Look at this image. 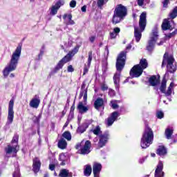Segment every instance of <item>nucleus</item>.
<instances>
[{
  "label": "nucleus",
  "mask_w": 177,
  "mask_h": 177,
  "mask_svg": "<svg viewBox=\"0 0 177 177\" xmlns=\"http://www.w3.org/2000/svg\"><path fill=\"white\" fill-rule=\"evenodd\" d=\"M164 168V165L162 162L160 161L157 165L156 169L155 170V177H164V171L162 169Z\"/></svg>",
  "instance_id": "6ab92c4d"
},
{
  "label": "nucleus",
  "mask_w": 177,
  "mask_h": 177,
  "mask_svg": "<svg viewBox=\"0 0 177 177\" xmlns=\"http://www.w3.org/2000/svg\"><path fill=\"white\" fill-rule=\"evenodd\" d=\"M67 71L68 73H74V68L73 67V65L68 66Z\"/></svg>",
  "instance_id": "49530a36"
},
{
  "label": "nucleus",
  "mask_w": 177,
  "mask_h": 177,
  "mask_svg": "<svg viewBox=\"0 0 177 177\" xmlns=\"http://www.w3.org/2000/svg\"><path fill=\"white\" fill-rule=\"evenodd\" d=\"M55 165H53V164H50L49 165V169L50 171H55Z\"/></svg>",
  "instance_id": "864d4df0"
},
{
  "label": "nucleus",
  "mask_w": 177,
  "mask_h": 177,
  "mask_svg": "<svg viewBox=\"0 0 177 177\" xmlns=\"http://www.w3.org/2000/svg\"><path fill=\"white\" fill-rule=\"evenodd\" d=\"M63 5H64V0H59L54 6L51 7L50 15H51V16L57 15V10H59L60 7L63 6Z\"/></svg>",
  "instance_id": "dca6fc26"
},
{
  "label": "nucleus",
  "mask_w": 177,
  "mask_h": 177,
  "mask_svg": "<svg viewBox=\"0 0 177 177\" xmlns=\"http://www.w3.org/2000/svg\"><path fill=\"white\" fill-rule=\"evenodd\" d=\"M78 50H80V46H75L71 51H69L68 53L65 55L56 65V66L53 68V70L50 72V75H54L59 71V70H62L63 68V66L66 64V63H68V62H71V59L76 53H78Z\"/></svg>",
  "instance_id": "20e7f679"
},
{
  "label": "nucleus",
  "mask_w": 177,
  "mask_h": 177,
  "mask_svg": "<svg viewBox=\"0 0 177 177\" xmlns=\"http://www.w3.org/2000/svg\"><path fill=\"white\" fill-rule=\"evenodd\" d=\"M111 107H112V109H113L114 110L118 109V104H117V101H111Z\"/></svg>",
  "instance_id": "4c0bfd02"
},
{
  "label": "nucleus",
  "mask_w": 177,
  "mask_h": 177,
  "mask_svg": "<svg viewBox=\"0 0 177 177\" xmlns=\"http://www.w3.org/2000/svg\"><path fill=\"white\" fill-rule=\"evenodd\" d=\"M174 24V20L169 18L165 19L162 24V30H163V31H167V30H171Z\"/></svg>",
  "instance_id": "f3484780"
},
{
  "label": "nucleus",
  "mask_w": 177,
  "mask_h": 177,
  "mask_svg": "<svg viewBox=\"0 0 177 177\" xmlns=\"http://www.w3.org/2000/svg\"><path fill=\"white\" fill-rule=\"evenodd\" d=\"M11 145H8V147L5 149L6 157H10L9 154H17L19 151V135L15 134L12 140Z\"/></svg>",
  "instance_id": "9d476101"
},
{
  "label": "nucleus",
  "mask_w": 177,
  "mask_h": 177,
  "mask_svg": "<svg viewBox=\"0 0 177 177\" xmlns=\"http://www.w3.org/2000/svg\"><path fill=\"white\" fill-rule=\"evenodd\" d=\"M68 158H70L68 153H61L59 156V161H62V162L60 163V165H64L66 164V162L68 161Z\"/></svg>",
  "instance_id": "b1692460"
},
{
  "label": "nucleus",
  "mask_w": 177,
  "mask_h": 177,
  "mask_svg": "<svg viewBox=\"0 0 177 177\" xmlns=\"http://www.w3.org/2000/svg\"><path fill=\"white\" fill-rule=\"evenodd\" d=\"M74 110H75V106L73 104L71 107V113H74Z\"/></svg>",
  "instance_id": "052dcab7"
},
{
  "label": "nucleus",
  "mask_w": 177,
  "mask_h": 177,
  "mask_svg": "<svg viewBox=\"0 0 177 177\" xmlns=\"http://www.w3.org/2000/svg\"><path fill=\"white\" fill-rule=\"evenodd\" d=\"M127 7L122 6V4L118 5L114 10L112 22L113 24H118L124 20L125 16H127Z\"/></svg>",
  "instance_id": "0eeeda50"
},
{
  "label": "nucleus",
  "mask_w": 177,
  "mask_h": 177,
  "mask_svg": "<svg viewBox=\"0 0 177 177\" xmlns=\"http://www.w3.org/2000/svg\"><path fill=\"white\" fill-rule=\"evenodd\" d=\"M149 64L146 59H142L140 61V64L135 65L130 71V75L132 78H138L143 74L145 68H147Z\"/></svg>",
  "instance_id": "6e6552de"
},
{
  "label": "nucleus",
  "mask_w": 177,
  "mask_h": 177,
  "mask_svg": "<svg viewBox=\"0 0 177 177\" xmlns=\"http://www.w3.org/2000/svg\"><path fill=\"white\" fill-rule=\"evenodd\" d=\"M162 44H164V41L162 40H161L159 43H157V45H158V46L162 45Z\"/></svg>",
  "instance_id": "69168bd1"
},
{
  "label": "nucleus",
  "mask_w": 177,
  "mask_h": 177,
  "mask_svg": "<svg viewBox=\"0 0 177 177\" xmlns=\"http://www.w3.org/2000/svg\"><path fill=\"white\" fill-rule=\"evenodd\" d=\"M89 66L84 65V72H83V75H85V74H86L88 71H89Z\"/></svg>",
  "instance_id": "a18cd8bd"
},
{
  "label": "nucleus",
  "mask_w": 177,
  "mask_h": 177,
  "mask_svg": "<svg viewBox=\"0 0 177 177\" xmlns=\"http://www.w3.org/2000/svg\"><path fill=\"white\" fill-rule=\"evenodd\" d=\"M62 117H64V115H66V111H62Z\"/></svg>",
  "instance_id": "338daca9"
},
{
  "label": "nucleus",
  "mask_w": 177,
  "mask_h": 177,
  "mask_svg": "<svg viewBox=\"0 0 177 177\" xmlns=\"http://www.w3.org/2000/svg\"><path fill=\"white\" fill-rule=\"evenodd\" d=\"M23 46L22 44H19L17 47L15 52L11 56L10 62L8 64L6 67L3 71V76L6 78L8 75L12 71H15L17 68V64H19V60H20V56H21V47Z\"/></svg>",
  "instance_id": "7ed1b4c3"
},
{
  "label": "nucleus",
  "mask_w": 177,
  "mask_h": 177,
  "mask_svg": "<svg viewBox=\"0 0 177 177\" xmlns=\"http://www.w3.org/2000/svg\"><path fill=\"white\" fill-rule=\"evenodd\" d=\"M118 117H120V113L118 111H114L110 114V115L105 119L104 124L106 127H111L118 120Z\"/></svg>",
  "instance_id": "ddd939ff"
},
{
  "label": "nucleus",
  "mask_w": 177,
  "mask_h": 177,
  "mask_svg": "<svg viewBox=\"0 0 177 177\" xmlns=\"http://www.w3.org/2000/svg\"><path fill=\"white\" fill-rule=\"evenodd\" d=\"M68 124H70V121L68 119L67 121L66 122V123L64 125V128H67V127H68Z\"/></svg>",
  "instance_id": "680f3d73"
},
{
  "label": "nucleus",
  "mask_w": 177,
  "mask_h": 177,
  "mask_svg": "<svg viewBox=\"0 0 177 177\" xmlns=\"http://www.w3.org/2000/svg\"><path fill=\"white\" fill-rule=\"evenodd\" d=\"M102 164L99 162H94L93 165V174L94 177H100V171H102Z\"/></svg>",
  "instance_id": "a211bd4d"
},
{
  "label": "nucleus",
  "mask_w": 177,
  "mask_h": 177,
  "mask_svg": "<svg viewBox=\"0 0 177 177\" xmlns=\"http://www.w3.org/2000/svg\"><path fill=\"white\" fill-rule=\"evenodd\" d=\"M154 140V134L153 130L149 126H146L142 137L141 138V147L142 149H147L150 145L153 144Z\"/></svg>",
  "instance_id": "39448f33"
},
{
  "label": "nucleus",
  "mask_w": 177,
  "mask_h": 177,
  "mask_svg": "<svg viewBox=\"0 0 177 177\" xmlns=\"http://www.w3.org/2000/svg\"><path fill=\"white\" fill-rule=\"evenodd\" d=\"M10 78H14L15 74L11 73V74L10 75Z\"/></svg>",
  "instance_id": "774afa93"
},
{
  "label": "nucleus",
  "mask_w": 177,
  "mask_h": 177,
  "mask_svg": "<svg viewBox=\"0 0 177 177\" xmlns=\"http://www.w3.org/2000/svg\"><path fill=\"white\" fill-rule=\"evenodd\" d=\"M83 99L84 100V104H86V100L88 99V90H86L84 91V95Z\"/></svg>",
  "instance_id": "37998d69"
},
{
  "label": "nucleus",
  "mask_w": 177,
  "mask_h": 177,
  "mask_svg": "<svg viewBox=\"0 0 177 177\" xmlns=\"http://www.w3.org/2000/svg\"><path fill=\"white\" fill-rule=\"evenodd\" d=\"M146 12H142L140 16L139 26H134V36L136 42H139L142 38V32L146 28Z\"/></svg>",
  "instance_id": "423d86ee"
},
{
  "label": "nucleus",
  "mask_w": 177,
  "mask_h": 177,
  "mask_svg": "<svg viewBox=\"0 0 177 177\" xmlns=\"http://www.w3.org/2000/svg\"><path fill=\"white\" fill-rule=\"evenodd\" d=\"M92 51H90L88 53V61H87V64L88 66V67H91V63H92Z\"/></svg>",
  "instance_id": "58836bf2"
},
{
  "label": "nucleus",
  "mask_w": 177,
  "mask_h": 177,
  "mask_svg": "<svg viewBox=\"0 0 177 177\" xmlns=\"http://www.w3.org/2000/svg\"><path fill=\"white\" fill-rule=\"evenodd\" d=\"M132 48L131 44H129L124 51H122L119 55L118 56L116 60V72L113 76V82L116 86L118 88L120 86V77H121V71L124 70V67H125V60H127V53L128 50Z\"/></svg>",
  "instance_id": "f03ea898"
},
{
  "label": "nucleus",
  "mask_w": 177,
  "mask_h": 177,
  "mask_svg": "<svg viewBox=\"0 0 177 177\" xmlns=\"http://www.w3.org/2000/svg\"><path fill=\"white\" fill-rule=\"evenodd\" d=\"M163 8H168V4L169 3V0H164L162 1Z\"/></svg>",
  "instance_id": "09e8293b"
},
{
  "label": "nucleus",
  "mask_w": 177,
  "mask_h": 177,
  "mask_svg": "<svg viewBox=\"0 0 177 177\" xmlns=\"http://www.w3.org/2000/svg\"><path fill=\"white\" fill-rule=\"evenodd\" d=\"M63 19L64 23L66 26H73V24H75L74 20H73V15H71V14H64L63 15Z\"/></svg>",
  "instance_id": "aec40b11"
},
{
  "label": "nucleus",
  "mask_w": 177,
  "mask_h": 177,
  "mask_svg": "<svg viewBox=\"0 0 177 177\" xmlns=\"http://www.w3.org/2000/svg\"><path fill=\"white\" fill-rule=\"evenodd\" d=\"M40 53H42L44 55V53H45V46L43 45L40 49Z\"/></svg>",
  "instance_id": "5fc2aeb1"
},
{
  "label": "nucleus",
  "mask_w": 177,
  "mask_h": 177,
  "mask_svg": "<svg viewBox=\"0 0 177 177\" xmlns=\"http://www.w3.org/2000/svg\"><path fill=\"white\" fill-rule=\"evenodd\" d=\"M176 34H177V30H174L171 33H169V34L166 35V37H167V38H172V37H175V35H176Z\"/></svg>",
  "instance_id": "ea45409f"
},
{
  "label": "nucleus",
  "mask_w": 177,
  "mask_h": 177,
  "mask_svg": "<svg viewBox=\"0 0 177 177\" xmlns=\"http://www.w3.org/2000/svg\"><path fill=\"white\" fill-rule=\"evenodd\" d=\"M156 153L158 154V156H165V154H167V148L164 146H159Z\"/></svg>",
  "instance_id": "c85d7f7f"
},
{
  "label": "nucleus",
  "mask_w": 177,
  "mask_h": 177,
  "mask_svg": "<svg viewBox=\"0 0 177 177\" xmlns=\"http://www.w3.org/2000/svg\"><path fill=\"white\" fill-rule=\"evenodd\" d=\"M101 89H102V91H107V89H109V86H107V84H102V85H101Z\"/></svg>",
  "instance_id": "de8ad7c7"
},
{
  "label": "nucleus",
  "mask_w": 177,
  "mask_h": 177,
  "mask_svg": "<svg viewBox=\"0 0 177 177\" xmlns=\"http://www.w3.org/2000/svg\"><path fill=\"white\" fill-rule=\"evenodd\" d=\"M68 170L66 169H63L60 171L59 176V177H68Z\"/></svg>",
  "instance_id": "c9c22d12"
},
{
  "label": "nucleus",
  "mask_w": 177,
  "mask_h": 177,
  "mask_svg": "<svg viewBox=\"0 0 177 177\" xmlns=\"http://www.w3.org/2000/svg\"><path fill=\"white\" fill-rule=\"evenodd\" d=\"M158 29H157V27H155L150 34L149 39L148 40L147 45V50L148 52H153L154 50V46H156V42H157L158 40Z\"/></svg>",
  "instance_id": "1a4fd4ad"
},
{
  "label": "nucleus",
  "mask_w": 177,
  "mask_h": 177,
  "mask_svg": "<svg viewBox=\"0 0 177 177\" xmlns=\"http://www.w3.org/2000/svg\"><path fill=\"white\" fill-rule=\"evenodd\" d=\"M156 117L159 120H161V118H164V112L162 111H156Z\"/></svg>",
  "instance_id": "e433bc0d"
},
{
  "label": "nucleus",
  "mask_w": 177,
  "mask_h": 177,
  "mask_svg": "<svg viewBox=\"0 0 177 177\" xmlns=\"http://www.w3.org/2000/svg\"><path fill=\"white\" fill-rule=\"evenodd\" d=\"M106 0H97V6L99 8H102L104 5Z\"/></svg>",
  "instance_id": "79ce46f5"
},
{
  "label": "nucleus",
  "mask_w": 177,
  "mask_h": 177,
  "mask_svg": "<svg viewBox=\"0 0 177 177\" xmlns=\"http://www.w3.org/2000/svg\"><path fill=\"white\" fill-rule=\"evenodd\" d=\"M95 39H96V37H95V36H91L89 38L90 41L92 42V43L95 42Z\"/></svg>",
  "instance_id": "6e6d98bb"
},
{
  "label": "nucleus",
  "mask_w": 177,
  "mask_h": 177,
  "mask_svg": "<svg viewBox=\"0 0 177 177\" xmlns=\"http://www.w3.org/2000/svg\"><path fill=\"white\" fill-rule=\"evenodd\" d=\"M109 138H110L109 131H105L103 134L99 135L98 147H104L106 143H107V141L109 140Z\"/></svg>",
  "instance_id": "4468645a"
},
{
  "label": "nucleus",
  "mask_w": 177,
  "mask_h": 177,
  "mask_svg": "<svg viewBox=\"0 0 177 177\" xmlns=\"http://www.w3.org/2000/svg\"><path fill=\"white\" fill-rule=\"evenodd\" d=\"M86 90H81L80 93V97H82V96H84V95H85V91Z\"/></svg>",
  "instance_id": "13d9d810"
},
{
  "label": "nucleus",
  "mask_w": 177,
  "mask_h": 177,
  "mask_svg": "<svg viewBox=\"0 0 177 177\" xmlns=\"http://www.w3.org/2000/svg\"><path fill=\"white\" fill-rule=\"evenodd\" d=\"M81 10L85 13V12H86V6H83L81 8Z\"/></svg>",
  "instance_id": "bf43d9fd"
},
{
  "label": "nucleus",
  "mask_w": 177,
  "mask_h": 177,
  "mask_svg": "<svg viewBox=\"0 0 177 177\" xmlns=\"http://www.w3.org/2000/svg\"><path fill=\"white\" fill-rule=\"evenodd\" d=\"M144 2H145V0H138V6H143Z\"/></svg>",
  "instance_id": "603ef678"
},
{
  "label": "nucleus",
  "mask_w": 177,
  "mask_h": 177,
  "mask_svg": "<svg viewBox=\"0 0 177 177\" xmlns=\"http://www.w3.org/2000/svg\"><path fill=\"white\" fill-rule=\"evenodd\" d=\"M39 103H41L39 97H38V95H35V97L30 100L29 106L32 109H38V107H39Z\"/></svg>",
  "instance_id": "4be33fe9"
},
{
  "label": "nucleus",
  "mask_w": 177,
  "mask_h": 177,
  "mask_svg": "<svg viewBox=\"0 0 177 177\" xmlns=\"http://www.w3.org/2000/svg\"><path fill=\"white\" fill-rule=\"evenodd\" d=\"M91 132H93L94 135H97V136H99V135L102 133V129H100V126H97L94 129L91 130Z\"/></svg>",
  "instance_id": "72a5a7b5"
},
{
  "label": "nucleus",
  "mask_w": 177,
  "mask_h": 177,
  "mask_svg": "<svg viewBox=\"0 0 177 177\" xmlns=\"http://www.w3.org/2000/svg\"><path fill=\"white\" fill-rule=\"evenodd\" d=\"M120 31H121L120 28L118 27L115 28L113 32H110L109 39H115L117 38V35L120 34Z\"/></svg>",
  "instance_id": "393cba45"
},
{
  "label": "nucleus",
  "mask_w": 177,
  "mask_h": 177,
  "mask_svg": "<svg viewBox=\"0 0 177 177\" xmlns=\"http://www.w3.org/2000/svg\"><path fill=\"white\" fill-rule=\"evenodd\" d=\"M167 66V73L165 74V77L162 78L160 91L162 93H165V96L167 97L169 102H171L172 100L171 99V95H172V88H174V82L170 83L169 86L167 88V91H165L167 89V79L165 77L168 75V73L170 74H174L175 71H176V62H175V58H174V55L172 54H169L168 53H165L163 55V60L162 62V67H165Z\"/></svg>",
  "instance_id": "f257e3e1"
},
{
  "label": "nucleus",
  "mask_w": 177,
  "mask_h": 177,
  "mask_svg": "<svg viewBox=\"0 0 177 177\" xmlns=\"http://www.w3.org/2000/svg\"><path fill=\"white\" fill-rule=\"evenodd\" d=\"M107 70H109V63L107 62V58H105L102 60V72L103 74L107 73Z\"/></svg>",
  "instance_id": "2f4dec72"
},
{
  "label": "nucleus",
  "mask_w": 177,
  "mask_h": 177,
  "mask_svg": "<svg viewBox=\"0 0 177 177\" xmlns=\"http://www.w3.org/2000/svg\"><path fill=\"white\" fill-rule=\"evenodd\" d=\"M88 123H83L81 126H79L77 132V133H84L85 131H86V129L88 128Z\"/></svg>",
  "instance_id": "c756f323"
},
{
  "label": "nucleus",
  "mask_w": 177,
  "mask_h": 177,
  "mask_svg": "<svg viewBox=\"0 0 177 177\" xmlns=\"http://www.w3.org/2000/svg\"><path fill=\"white\" fill-rule=\"evenodd\" d=\"M147 158V157H144L142 158L139 160V163L140 164H143V162H145V161H146V159Z\"/></svg>",
  "instance_id": "3c124183"
},
{
  "label": "nucleus",
  "mask_w": 177,
  "mask_h": 177,
  "mask_svg": "<svg viewBox=\"0 0 177 177\" xmlns=\"http://www.w3.org/2000/svg\"><path fill=\"white\" fill-rule=\"evenodd\" d=\"M93 142H94V143H97V142H99V137H95L93 139Z\"/></svg>",
  "instance_id": "0e129e2a"
},
{
  "label": "nucleus",
  "mask_w": 177,
  "mask_h": 177,
  "mask_svg": "<svg viewBox=\"0 0 177 177\" xmlns=\"http://www.w3.org/2000/svg\"><path fill=\"white\" fill-rule=\"evenodd\" d=\"M69 6L71 8H75V6H77V1L75 0H72L69 3Z\"/></svg>",
  "instance_id": "c03bdc74"
},
{
  "label": "nucleus",
  "mask_w": 177,
  "mask_h": 177,
  "mask_svg": "<svg viewBox=\"0 0 177 177\" xmlns=\"http://www.w3.org/2000/svg\"><path fill=\"white\" fill-rule=\"evenodd\" d=\"M43 56H44V54H42V53H39L38 55L39 60H40V59H42Z\"/></svg>",
  "instance_id": "e2e57ef3"
},
{
  "label": "nucleus",
  "mask_w": 177,
  "mask_h": 177,
  "mask_svg": "<svg viewBox=\"0 0 177 177\" xmlns=\"http://www.w3.org/2000/svg\"><path fill=\"white\" fill-rule=\"evenodd\" d=\"M103 104H104V101L102 98H97L94 102L95 108L97 110H99L100 107H103Z\"/></svg>",
  "instance_id": "bb28decb"
},
{
  "label": "nucleus",
  "mask_w": 177,
  "mask_h": 177,
  "mask_svg": "<svg viewBox=\"0 0 177 177\" xmlns=\"http://www.w3.org/2000/svg\"><path fill=\"white\" fill-rule=\"evenodd\" d=\"M32 168L33 172H35V174H38V172H39V169H41V160H39V158H35L33 159Z\"/></svg>",
  "instance_id": "412c9836"
},
{
  "label": "nucleus",
  "mask_w": 177,
  "mask_h": 177,
  "mask_svg": "<svg viewBox=\"0 0 177 177\" xmlns=\"http://www.w3.org/2000/svg\"><path fill=\"white\" fill-rule=\"evenodd\" d=\"M85 103L82 102H80L77 105V110L80 114H85V113L88 112L89 108L84 105Z\"/></svg>",
  "instance_id": "5701e85b"
},
{
  "label": "nucleus",
  "mask_w": 177,
  "mask_h": 177,
  "mask_svg": "<svg viewBox=\"0 0 177 177\" xmlns=\"http://www.w3.org/2000/svg\"><path fill=\"white\" fill-rule=\"evenodd\" d=\"M149 82L151 86H156V85L160 84V80L157 79V76L152 75L151 77H149Z\"/></svg>",
  "instance_id": "a878e982"
},
{
  "label": "nucleus",
  "mask_w": 177,
  "mask_h": 177,
  "mask_svg": "<svg viewBox=\"0 0 177 177\" xmlns=\"http://www.w3.org/2000/svg\"><path fill=\"white\" fill-rule=\"evenodd\" d=\"M13 177H21L20 176V169H15V171L13 174Z\"/></svg>",
  "instance_id": "a19ab883"
},
{
  "label": "nucleus",
  "mask_w": 177,
  "mask_h": 177,
  "mask_svg": "<svg viewBox=\"0 0 177 177\" xmlns=\"http://www.w3.org/2000/svg\"><path fill=\"white\" fill-rule=\"evenodd\" d=\"M91 174H92V167L91 165H86L84 170V176H91Z\"/></svg>",
  "instance_id": "cd10ccee"
},
{
  "label": "nucleus",
  "mask_w": 177,
  "mask_h": 177,
  "mask_svg": "<svg viewBox=\"0 0 177 177\" xmlns=\"http://www.w3.org/2000/svg\"><path fill=\"white\" fill-rule=\"evenodd\" d=\"M109 96L113 97V96H115V91H114L113 90H109Z\"/></svg>",
  "instance_id": "8fccbe9b"
},
{
  "label": "nucleus",
  "mask_w": 177,
  "mask_h": 177,
  "mask_svg": "<svg viewBox=\"0 0 177 177\" xmlns=\"http://www.w3.org/2000/svg\"><path fill=\"white\" fill-rule=\"evenodd\" d=\"M169 19L170 20H174V19H176L177 17V7H175L169 13Z\"/></svg>",
  "instance_id": "473e14b6"
},
{
  "label": "nucleus",
  "mask_w": 177,
  "mask_h": 177,
  "mask_svg": "<svg viewBox=\"0 0 177 177\" xmlns=\"http://www.w3.org/2000/svg\"><path fill=\"white\" fill-rule=\"evenodd\" d=\"M15 106V100L11 99L8 104V114L7 118V125H10L13 122V118H15V111H13V106Z\"/></svg>",
  "instance_id": "f8f14e48"
},
{
  "label": "nucleus",
  "mask_w": 177,
  "mask_h": 177,
  "mask_svg": "<svg viewBox=\"0 0 177 177\" xmlns=\"http://www.w3.org/2000/svg\"><path fill=\"white\" fill-rule=\"evenodd\" d=\"M62 138H64V139H66L68 141L71 140V133H70V131L64 132L62 133Z\"/></svg>",
  "instance_id": "f704fd0d"
},
{
  "label": "nucleus",
  "mask_w": 177,
  "mask_h": 177,
  "mask_svg": "<svg viewBox=\"0 0 177 177\" xmlns=\"http://www.w3.org/2000/svg\"><path fill=\"white\" fill-rule=\"evenodd\" d=\"M174 135V128L172 127H167L166 129H165V136L166 138V139H174L171 142V145H172V143H176L177 142V134H176L175 136H173Z\"/></svg>",
  "instance_id": "2eb2a0df"
},
{
  "label": "nucleus",
  "mask_w": 177,
  "mask_h": 177,
  "mask_svg": "<svg viewBox=\"0 0 177 177\" xmlns=\"http://www.w3.org/2000/svg\"><path fill=\"white\" fill-rule=\"evenodd\" d=\"M58 147L62 150H64L67 147V141L64 138H61L58 142Z\"/></svg>",
  "instance_id": "7c9ffc66"
},
{
  "label": "nucleus",
  "mask_w": 177,
  "mask_h": 177,
  "mask_svg": "<svg viewBox=\"0 0 177 177\" xmlns=\"http://www.w3.org/2000/svg\"><path fill=\"white\" fill-rule=\"evenodd\" d=\"M92 147V143L91 141L82 140L80 144L76 145V149L78 150L80 149V154H89L91 153V147Z\"/></svg>",
  "instance_id": "9b49d317"
},
{
  "label": "nucleus",
  "mask_w": 177,
  "mask_h": 177,
  "mask_svg": "<svg viewBox=\"0 0 177 177\" xmlns=\"http://www.w3.org/2000/svg\"><path fill=\"white\" fill-rule=\"evenodd\" d=\"M85 86H86V84H85V82H83L82 84L81 91L86 90V88H85Z\"/></svg>",
  "instance_id": "4d7b16f0"
}]
</instances>
